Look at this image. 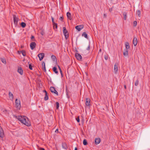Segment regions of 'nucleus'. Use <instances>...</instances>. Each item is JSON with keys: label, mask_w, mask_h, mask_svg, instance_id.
<instances>
[{"label": "nucleus", "mask_w": 150, "mask_h": 150, "mask_svg": "<svg viewBox=\"0 0 150 150\" xmlns=\"http://www.w3.org/2000/svg\"><path fill=\"white\" fill-rule=\"evenodd\" d=\"M26 117L24 116H18L17 118L21 123L24 124L27 126H30V122L26 120Z\"/></svg>", "instance_id": "1"}, {"label": "nucleus", "mask_w": 150, "mask_h": 150, "mask_svg": "<svg viewBox=\"0 0 150 150\" xmlns=\"http://www.w3.org/2000/svg\"><path fill=\"white\" fill-rule=\"evenodd\" d=\"M63 29L64 34L65 36L66 39L67 40L69 36V33L67 30L66 28L65 27H64L63 28Z\"/></svg>", "instance_id": "2"}, {"label": "nucleus", "mask_w": 150, "mask_h": 150, "mask_svg": "<svg viewBox=\"0 0 150 150\" xmlns=\"http://www.w3.org/2000/svg\"><path fill=\"white\" fill-rule=\"evenodd\" d=\"M15 105L16 107L20 109L21 107L20 101L19 100H18L17 99L15 100Z\"/></svg>", "instance_id": "3"}, {"label": "nucleus", "mask_w": 150, "mask_h": 150, "mask_svg": "<svg viewBox=\"0 0 150 150\" xmlns=\"http://www.w3.org/2000/svg\"><path fill=\"white\" fill-rule=\"evenodd\" d=\"M83 28L84 25H78L75 27V28L79 31H80Z\"/></svg>", "instance_id": "4"}, {"label": "nucleus", "mask_w": 150, "mask_h": 150, "mask_svg": "<svg viewBox=\"0 0 150 150\" xmlns=\"http://www.w3.org/2000/svg\"><path fill=\"white\" fill-rule=\"evenodd\" d=\"M50 90L51 92L56 94L57 95H58V93L55 89L54 87L51 86L50 88Z\"/></svg>", "instance_id": "5"}, {"label": "nucleus", "mask_w": 150, "mask_h": 150, "mask_svg": "<svg viewBox=\"0 0 150 150\" xmlns=\"http://www.w3.org/2000/svg\"><path fill=\"white\" fill-rule=\"evenodd\" d=\"M75 56L76 58L79 60L81 61V60L82 57L78 53H76L75 54Z\"/></svg>", "instance_id": "6"}, {"label": "nucleus", "mask_w": 150, "mask_h": 150, "mask_svg": "<svg viewBox=\"0 0 150 150\" xmlns=\"http://www.w3.org/2000/svg\"><path fill=\"white\" fill-rule=\"evenodd\" d=\"M13 19L14 24L15 25H16L18 21V18L15 15H14L13 16Z\"/></svg>", "instance_id": "7"}, {"label": "nucleus", "mask_w": 150, "mask_h": 150, "mask_svg": "<svg viewBox=\"0 0 150 150\" xmlns=\"http://www.w3.org/2000/svg\"><path fill=\"white\" fill-rule=\"evenodd\" d=\"M44 56V53H40L38 55V56L39 58L40 61L42 60L43 59Z\"/></svg>", "instance_id": "8"}, {"label": "nucleus", "mask_w": 150, "mask_h": 150, "mask_svg": "<svg viewBox=\"0 0 150 150\" xmlns=\"http://www.w3.org/2000/svg\"><path fill=\"white\" fill-rule=\"evenodd\" d=\"M36 43L34 42H31L30 45V47L32 50H33L35 47Z\"/></svg>", "instance_id": "9"}, {"label": "nucleus", "mask_w": 150, "mask_h": 150, "mask_svg": "<svg viewBox=\"0 0 150 150\" xmlns=\"http://www.w3.org/2000/svg\"><path fill=\"white\" fill-rule=\"evenodd\" d=\"M90 99L88 98H86V105L87 106H89L91 103H90Z\"/></svg>", "instance_id": "10"}, {"label": "nucleus", "mask_w": 150, "mask_h": 150, "mask_svg": "<svg viewBox=\"0 0 150 150\" xmlns=\"http://www.w3.org/2000/svg\"><path fill=\"white\" fill-rule=\"evenodd\" d=\"M0 137L3 138L4 137V133L3 130L1 127L0 126Z\"/></svg>", "instance_id": "11"}, {"label": "nucleus", "mask_w": 150, "mask_h": 150, "mask_svg": "<svg viewBox=\"0 0 150 150\" xmlns=\"http://www.w3.org/2000/svg\"><path fill=\"white\" fill-rule=\"evenodd\" d=\"M100 142V139L99 138H96L95 139V143L96 144H98Z\"/></svg>", "instance_id": "12"}, {"label": "nucleus", "mask_w": 150, "mask_h": 150, "mask_svg": "<svg viewBox=\"0 0 150 150\" xmlns=\"http://www.w3.org/2000/svg\"><path fill=\"white\" fill-rule=\"evenodd\" d=\"M114 70L115 71V74L117 73V71L118 70V64H115L114 66Z\"/></svg>", "instance_id": "13"}, {"label": "nucleus", "mask_w": 150, "mask_h": 150, "mask_svg": "<svg viewBox=\"0 0 150 150\" xmlns=\"http://www.w3.org/2000/svg\"><path fill=\"white\" fill-rule=\"evenodd\" d=\"M137 38H134L133 40V43L134 45V46L137 45Z\"/></svg>", "instance_id": "14"}, {"label": "nucleus", "mask_w": 150, "mask_h": 150, "mask_svg": "<svg viewBox=\"0 0 150 150\" xmlns=\"http://www.w3.org/2000/svg\"><path fill=\"white\" fill-rule=\"evenodd\" d=\"M18 72L21 75L23 74V71L21 67H18Z\"/></svg>", "instance_id": "15"}, {"label": "nucleus", "mask_w": 150, "mask_h": 150, "mask_svg": "<svg viewBox=\"0 0 150 150\" xmlns=\"http://www.w3.org/2000/svg\"><path fill=\"white\" fill-rule=\"evenodd\" d=\"M42 69L44 70L45 72L46 71V69L45 66V63L44 62H42Z\"/></svg>", "instance_id": "16"}, {"label": "nucleus", "mask_w": 150, "mask_h": 150, "mask_svg": "<svg viewBox=\"0 0 150 150\" xmlns=\"http://www.w3.org/2000/svg\"><path fill=\"white\" fill-rule=\"evenodd\" d=\"M62 146V148L64 149H67V144L65 142H63Z\"/></svg>", "instance_id": "17"}, {"label": "nucleus", "mask_w": 150, "mask_h": 150, "mask_svg": "<svg viewBox=\"0 0 150 150\" xmlns=\"http://www.w3.org/2000/svg\"><path fill=\"white\" fill-rule=\"evenodd\" d=\"M67 15L68 18L71 20V13L69 12H67Z\"/></svg>", "instance_id": "18"}, {"label": "nucleus", "mask_w": 150, "mask_h": 150, "mask_svg": "<svg viewBox=\"0 0 150 150\" xmlns=\"http://www.w3.org/2000/svg\"><path fill=\"white\" fill-rule=\"evenodd\" d=\"M52 70L54 72V73L57 74H58V71H57V69L56 67H54L53 68Z\"/></svg>", "instance_id": "19"}, {"label": "nucleus", "mask_w": 150, "mask_h": 150, "mask_svg": "<svg viewBox=\"0 0 150 150\" xmlns=\"http://www.w3.org/2000/svg\"><path fill=\"white\" fill-rule=\"evenodd\" d=\"M82 36L84 37L85 38H86L87 39L88 38V36H87V34L85 32H83V34L82 35Z\"/></svg>", "instance_id": "20"}, {"label": "nucleus", "mask_w": 150, "mask_h": 150, "mask_svg": "<svg viewBox=\"0 0 150 150\" xmlns=\"http://www.w3.org/2000/svg\"><path fill=\"white\" fill-rule=\"evenodd\" d=\"M123 15L124 16V19L125 20L127 18V13L126 12H123Z\"/></svg>", "instance_id": "21"}, {"label": "nucleus", "mask_w": 150, "mask_h": 150, "mask_svg": "<svg viewBox=\"0 0 150 150\" xmlns=\"http://www.w3.org/2000/svg\"><path fill=\"white\" fill-rule=\"evenodd\" d=\"M123 55L124 56H126L128 55V51L126 49L125 50V51L123 52Z\"/></svg>", "instance_id": "22"}, {"label": "nucleus", "mask_w": 150, "mask_h": 150, "mask_svg": "<svg viewBox=\"0 0 150 150\" xmlns=\"http://www.w3.org/2000/svg\"><path fill=\"white\" fill-rule=\"evenodd\" d=\"M125 47L126 49L127 50L129 48L130 46L128 42H126L125 43Z\"/></svg>", "instance_id": "23"}, {"label": "nucleus", "mask_w": 150, "mask_h": 150, "mask_svg": "<svg viewBox=\"0 0 150 150\" xmlns=\"http://www.w3.org/2000/svg\"><path fill=\"white\" fill-rule=\"evenodd\" d=\"M45 96L44 98V99L45 100H48V95H47V93L46 91H45Z\"/></svg>", "instance_id": "24"}, {"label": "nucleus", "mask_w": 150, "mask_h": 150, "mask_svg": "<svg viewBox=\"0 0 150 150\" xmlns=\"http://www.w3.org/2000/svg\"><path fill=\"white\" fill-rule=\"evenodd\" d=\"M136 14L137 15V16L139 17H140L141 15V11L139 10H137V11L136 12Z\"/></svg>", "instance_id": "25"}, {"label": "nucleus", "mask_w": 150, "mask_h": 150, "mask_svg": "<svg viewBox=\"0 0 150 150\" xmlns=\"http://www.w3.org/2000/svg\"><path fill=\"white\" fill-rule=\"evenodd\" d=\"M20 52H21L23 56H26V52L24 50L21 51Z\"/></svg>", "instance_id": "26"}, {"label": "nucleus", "mask_w": 150, "mask_h": 150, "mask_svg": "<svg viewBox=\"0 0 150 150\" xmlns=\"http://www.w3.org/2000/svg\"><path fill=\"white\" fill-rule=\"evenodd\" d=\"M21 25L23 28H24L25 27L26 25L24 22H22L21 23Z\"/></svg>", "instance_id": "27"}, {"label": "nucleus", "mask_w": 150, "mask_h": 150, "mask_svg": "<svg viewBox=\"0 0 150 150\" xmlns=\"http://www.w3.org/2000/svg\"><path fill=\"white\" fill-rule=\"evenodd\" d=\"M83 144L84 145H86L88 143L86 139H84L83 141Z\"/></svg>", "instance_id": "28"}, {"label": "nucleus", "mask_w": 150, "mask_h": 150, "mask_svg": "<svg viewBox=\"0 0 150 150\" xmlns=\"http://www.w3.org/2000/svg\"><path fill=\"white\" fill-rule=\"evenodd\" d=\"M51 58L54 61H55V60H57L56 57L54 55H52L51 56Z\"/></svg>", "instance_id": "29"}, {"label": "nucleus", "mask_w": 150, "mask_h": 150, "mask_svg": "<svg viewBox=\"0 0 150 150\" xmlns=\"http://www.w3.org/2000/svg\"><path fill=\"white\" fill-rule=\"evenodd\" d=\"M9 96L10 97H11L12 99L13 98V94L10 92L9 93Z\"/></svg>", "instance_id": "30"}, {"label": "nucleus", "mask_w": 150, "mask_h": 150, "mask_svg": "<svg viewBox=\"0 0 150 150\" xmlns=\"http://www.w3.org/2000/svg\"><path fill=\"white\" fill-rule=\"evenodd\" d=\"M56 109H57L59 107V103L58 102H57L56 103Z\"/></svg>", "instance_id": "31"}, {"label": "nucleus", "mask_w": 150, "mask_h": 150, "mask_svg": "<svg viewBox=\"0 0 150 150\" xmlns=\"http://www.w3.org/2000/svg\"><path fill=\"white\" fill-rule=\"evenodd\" d=\"M53 27L55 28H57V23H55L53 24Z\"/></svg>", "instance_id": "32"}, {"label": "nucleus", "mask_w": 150, "mask_h": 150, "mask_svg": "<svg viewBox=\"0 0 150 150\" xmlns=\"http://www.w3.org/2000/svg\"><path fill=\"white\" fill-rule=\"evenodd\" d=\"M139 81L137 79L135 83H134L135 85L136 86H138V84H139Z\"/></svg>", "instance_id": "33"}, {"label": "nucleus", "mask_w": 150, "mask_h": 150, "mask_svg": "<svg viewBox=\"0 0 150 150\" xmlns=\"http://www.w3.org/2000/svg\"><path fill=\"white\" fill-rule=\"evenodd\" d=\"M137 24V21H134L133 22V26L134 27H136Z\"/></svg>", "instance_id": "34"}, {"label": "nucleus", "mask_w": 150, "mask_h": 150, "mask_svg": "<svg viewBox=\"0 0 150 150\" xmlns=\"http://www.w3.org/2000/svg\"><path fill=\"white\" fill-rule=\"evenodd\" d=\"M29 67L30 70H32L33 69L32 67L31 64H30L29 65Z\"/></svg>", "instance_id": "35"}, {"label": "nucleus", "mask_w": 150, "mask_h": 150, "mask_svg": "<svg viewBox=\"0 0 150 150\" xmlns=\"http://www.w3.org/2000/svg\"><path fill=\"white\" fill-rule=\"evenodd\" d=\"M76 120L78 122H80V119L79 116H78L76 118Z\"/></svg>", "instance_id": "36"}, {"label": "nucleus", "mask_w": 150, "mask_h": 150, "mask_svg": "<svg viewBox=\"0 0 150 150\" xmlns=\"http://www.w3.org/2000/svg\"><path fill=\"white\" fill-rule=\"evenodd\" d=\"M1 61L3 63H4L5 64H6V62L5 59H1Z\"/></svg>", "instance_id": "37"}, {"label": "nucleus", "mask_w": 150, "mask_h": 150, "mask_svg": "<svg viewBox=\"0 0 150 150\" xmlns=\"http://www.w3.org/2000/svg\"><path fill=\"white\" fill-rule=\"evenodd\" d=\"M104 58L106 60H107L108 59V56L107 55H105L104 56Z\"/></svg>", "instance_id": "38"}, {"label": "nucleus", "mask_w": 150, "mask_h": 150, "mask_svg": "<svg viewBox=\"0 0 150 150\" xmlns=\"http://www.w3.org/2000/svg\"><path fill=\"white\" fill-rule=\"evenodd\" d=\"M41 34L42 35H43L45 34V32L43 30H42L41 33Z\"/></svg>", "instance_id": "39"}, {"label": "nucleus", "mask_w": 150, "mask_h": 150, "mask_svg": "<svg viewBox=\"0 0 150 150\" xmlns=\"http://www.w3.org/2000/svg\"><path fill=\"white\" fill-rule=\"evenodd\" d=\"M63 16H61L59 18L60 20L62 21L63 19Z\"/></svg>", "instance_id": "40"}, {"label": "nucleus", "mask_w": 150, "mask_h": 150, "mask_svg": "<svg viewBox=\"0 0 150 150\" xmlns=\"http://www.w3.org/2000/svg\"><path fill=\"white\" fill-rule=\"evenodd\" d=\"M86 50H90V46L89 44L88 45V47Z\"/></svg>", "instance_id": "41"}, {"label": "nucleus", "mask_w": 150, "mask_h": 150, "mask_svg": "<svg viewBox=\"0 0 150 150\" xmlns=\"http://www.w3.org/2000/svg\"><path fill=\"white\" fill-rule=\"evenodd\" d=\"M52 20L53 24L55 23L54 21V18L52 17Z\"/></svg>", "instance_id": "42"}, {"label": "nucleus", "mask_w": 150, "mask_h": 150, "mask_svg": "<svg viewBox=\"0 0 150 150\" xmlns=\"http://www.w3.org/2000/svg\"><path fill=\"white\" fill-rule=\"evenodd\" d=\"M113 7H112V8H110L109 9V11L110 12H112V9H113Z\"/></svg>", "instance_id": "43"}, {"label": "nucleus", "mask_w": 150, "mask_h": 150, "mask_svg": "<svg viewBox=\"0 0 150 150\" xmlns=\"http://www.w3.org/2000/svg\"><path fill=\"white\" fill-rule=\"evenodd\" d=\"M66 94L67 96H68V95L69 94V93L67 91V88H66Z\"/></svg>", "instance_id": "44"}, {"label": "nucleus", "mask_w": 150, "mask_h": 150, "mask_svg": "<svg viewBox=\"0 0 150 150\" xmlns=\"http://www.w3.org/2000/svg\"><path fill=\"white\" fill-rule=\"evenodd\" d=\"M39 150H45V149L43 148H40Z\"/></svg>", "instance_id": "45"}, {"label": "nucleus", "mask_w": 150, "mask_h": 150, "mask_svg": "<svg viewBox=\"0 0 150 150\" xmlns=\"http://www.w3.org/2000/svg\"><path fill=\"white\" fill-rule=\"evenodd\" d=\"M33 39H34V36H33V35H32L31 36V40H32Z\"/></svg>", "instance_id": "46"}, {"label": "nucleus", "mask_w": 150, "mask_h": 150, "mask_svg": "<svg viewBox=\"0 0 150 150\" xmlns=\"http://www.w3.org/2000/svg\"><path fill=\"white\" fill-rule=\"evenodd\" d=\"M106 15L105 14H104V18H106Z\"/></svg>", "instance_id": "47"}, {"label": "nucleus", "mask_w": 150, "mask_h": 150, "mask_svg": "<svg viewBox=\"0 0 150 150\" xmlns=\"http://www.w3.org/2000/svg\"><path fill=\"white\" fill-rule=\"evenodd\" d=\"M60 73L62 75V70H60Z\"/></svg>", "instance_id": "48"}, {"label": "nucleus", "mask_w": 150, "mask_h": 150, "mask_svg": "<svg viewBox=\"0 0 150 150\" xmlns=\"http://www.w3.org/2000/svg\"><path fill=\"white\" fill-rule=\"evenodd\" d=\"M58 129H57L55 130V132H56V133L57 132H58Z\"/></svg>", "instance_id": "49"}, {"label": "nucleus", "mask_w": 150, "mask_h": 150, "mask_svg": "<svg viewBox=\"0 0 150 150\" xmlns=\"http://www.w3.org/2000/svg\"><path fill=\"white\" fill-rule=\"evenodd\" d=\"M58 68H59V70L60 71V70H61V68H60V67H59V66L58 65Z\"/></svg>", "instance_id": "50"}, {"label": "nucleus", "mask_w": 150, "mask_h": 150, "mask_svg": "<svg viewBox=\"0 0 150 150\" xmlns=\"http://www.w3.org/2000/svg\"><path fill=\"white\" fill-rule=\"evenodd\" d=\"M74 150H78L77 148V147H75Z\"/></svg>", "instance_id": "51"}, {"label": "nucleus", "mask_w": 150, "mask_h": 150, "mask_svg": "<svg viewBox=\"0 0 150 150\" xmlns=\"http://www.w3.org/2000/svg\"><path fill=\"white\" fill-rule=\"evenodd\" d=\"M18 53L19 54H20L21 53V52H20V51H18Z\"/></svg>", "instance_id": "52"}, {"label": "nucleus", "mask_w": 150, "mask_h": 150, "mask_svg": "<svg viewBox=\"0 0 150 150\" xmlns=\"http://www.w3.org/2000/svg\"><path fill=\"white\" fill-rule=\"evenodd\" d=\"M124 88L125 89H126V86L125 85H124Z\"/></svg>", "instance_id": "53"}, {"label": "nucleus", "mask_w": 150, "mask_h": 150, "mask_svg": "<svg viewBox=\"0 0 150 150\" xmlns=\"http://www.w3.org/2000/svg\"><path fill=\"white\" fill-rule=\"evenodd\" d=\"M45 91H46L45 90L44 91L45 93Z\"/></svg>", "instance_id": "54"}]
</instances>
